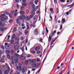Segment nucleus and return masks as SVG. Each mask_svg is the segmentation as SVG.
I'll use <instances>...</instances> for the list:
<instances>
[{"mask_svg": "<svg viewBox=\"0 0 74 74\" xmlns=\"http://www.w3.org/2000/svg\"><path fill=\"white\" fill-rule=\"evenodd\" d=\"M56 33V30H55L52 33V35L51 36V35H49V39H48V41L50 42L52 40V37H53L54 34Z\"/></svg>", "mask_w": 74, "mask_h": 74, "instance_id": "f257e3e1", "label": "nucleus"}, {"mask_svg": "<svg viewBox=\"0 0 74 74\" xmlns=\"http://www.w3.org/2000/svg\"><path fill=\"white\" fill-rule=\"evenodd\" d=\"M17 12H18V10H17L16 9L15 10H13L12 11V12L13 13V14H14V15L15 16H16L17 15V14H18V13H17Z\"/></svg>", "mask_w": 74, "mask_h": 74, "instance_id": "f03ea898", "label": "nucleus"}, {"mask_svg": "<svg viewBox=\"0 0 74 74\" xmlns=\"http://www.w3.org/2000/svg\"><path fill=\"white\" fill-rule=\"evenodd\" d=\"M30 59L29 60L30 62H31V63H34L36 62V59Z\"/></svg>", "mask_w": 74, "mask_h": 74, "instance_id": "7ed1b4c3", "label": "nucleus"}, {"mask_svg": "<svg viewBox=\"0 0 74 74\" xmlns=\"http://www.w3.org/2000/svg\"><path fill=\"white\" fill-rule=\"evenodd\" d=\"M13 48L14 50L15 51H16V50L18 49V45H14L13 47Z\"/></svg>", "mask_w": 74, "mask_h": 74, "instance_id": "20e7f679", "label": "nucleus"}, {"mask_svg": "<svg viewBox=\"0 0 74 74\" xmlns=\"http://www.w3.org/2000/svg\"><path fill=\"white\" fill-rule=\"evenodd\" d=\"M16 69L17 70H19L20 71H21V70H22V67L21 66H20L19 67L18 66H17L16 67Z\"/></svg>", "mask_w": 74, "mask_h": 74, "instance_id": "39448f33", "label": "nucleus"}, {"mask_svg": "<svg viewBox=\"0 0 74 74\" xmlns=\"http://www.w3.org/2000/svg\"><path fill=\"white\" fill-rule=\"evenodd\" d=\"M20 19H21V18H20V17H19L18 18H17L16 19V22L17 23H18L19 25H20L21 24V23L19 22Z\"/></svg>", "mask_w": 74, "mask_h": 74, "instance_id": "423d86ee", "label": "nucleus"}, {"mask_svg": "<svg viewBox=\"0 0 74 74\" xmlns=\"http://www.w3.org/2000/svg\"><path fill=\"white\" fill-rule=\"evenodd\" d=\"M20 18L21 20H22V19H25V18H26V16L24 15H22L21 16H20Z\"/></svg>", "mask_w": 74, "mask_h": 74, "instance_id": "0eeeda50", "label": "nucleus"}, {"mask_svg": "<svg viewBox=\"0 0 74 74\" xmlns=\"http://www.w3.org/2000/svg\"><path fill=\"white\" fill-rule=\"evenodd\" d=\"M38 29L37 28L35 29L34 30V33L35 34H36V35H37V34H38Z\"/></svg>", "mask_w": 74, "mask_h": 74, "instance_id": "6e6552de", "label": "nucleus"}, {"mask_svg": "<svg viewBox=\"0 0 74 74\" xmlns=\"http://www.w3.org/2000/svg\"><path fill=\"white\" fill-rule=\"evenodd\" d=\"M35 49L36 51H37L40 49V47L39 46H37V47L35 48Z\"/></svg>", "mask_w": 74, "mask_h": 74, "instance_id": "1a4fd4ad", "label": "nucleus"}, {"mask_svg": "<svg viewBox=\"0 0 74 74\" xmlns=\"http://www.w3.org/2000/svg\"><path fill=\"white\" fill-rule=\"evenodd\" d=\"M26 69L25 68H23L21 70V72L23 73H24L25 71H26Z\"/></svg>", "mask_w": 74, "mask_h": 74, "instance_id": "9d476101", "label": "nucleus"}, {"mask_svg": "<svg viewBox=\"0 0 74 74\" xmlns=\"http://www.w3.org/2000/svg\"><path fill=\"white\" fill-rule=\"evenodd\" d=\"M9 72H10V71H8V69H7L4 71V74H8V73H9Z\"/></svg>", "mask_w": 74, "mask_h": 74, "instance_id": "9b49d317", "label": "nucleus"}, {"mask_svg": "<svg viewBox=\"0 0 74 74\" xmlns=\"http://www.w3.org/2000/svg\"><path fill=\"white\" fill-rule=\"evenodd\" d=\"M65 23V19L64 18H62L61 21V23L64 24Z\"/></svg>", "mask_w": 74, "mask_h": 74, "instance_id": "f8f14e48", "label": "nucleus"}, {"mask_svg": "<svg viewBox=\"0 0 74 74\" xmlns=\"http://www.w3.org/2000/svg\"><path fill=\"white\" fill-rule=\"evenodd\" d=\"M15 41H19V38L18 37H16L15 38Z\"/></svg>", "mask_w": 74, "mask_h": 74, "instance_id": "ddd939ff", "label": "nucleus"}, {"mask_svg": "<svg viewBox=\"0 0 74 74\" xmlns=\"http://www.w3.org/2000/svg\"><path fill=\"white\" fill-rule=\"evenodd\" d=\"M20 58L21 60H23L25 59V57L23 56H21Z\"/></svg>", "mask_w": 74, "mask_h": 74, "instance_id": "4468645a", "label": "nucleus"}, {"mask_svg": "<svg viewBox=\"0 0 74 74\" xmlns=\"http://www.w3.org/2000/svg\"><path fill=\"white\" fill-rule=\"evenodd\" d=\"M8 38H7L6 40V42H10V40H8L10 39V35H9L8 36Z\"/></svg>", "mask_w": 74, "mask_h": 74, "instance_id": "2eb2a0df", "label": "nucleus"}, {"mask_svg": "<svg viewBox=\"0 0 74 74\" xmlns=\"http://www.w3.org/2000/svg\"><path fill=\"white\" fill-rule=\"evenodd\" d=\"M16 29V27H15L13 29V30L12 32L13 33H14L15 32H16V31L17 30Z\"/></svg>", "mask_w": 74, "mask_h": 74, "instance_id": "dca6fc26", "label": "nucleus"}, {"mask_svg": "<svg viewBox=\"0 0 74 74\" xmlns=\"http://www.w3.org/2000/svg\"><path fill=\"white\" fill-rule=\"evenodd\" d=\"M53 8H51L50 9V11L51 12V13H52V14H53V13H54V12H53Z\"/></svg>", "mask_w": 74, "mask_h": 74, "instance_id": "f3484780", "label": "nucleus"}, {"mask_svg": "<svg viewBox=\"0 0 74 74\" xmlns=\"http://www.w3.org/2000/svg\"><path fill=\"white\" fill-rule=\"evenodd\" d=\"M16 36V35H15V34H14L12 36V40H13V39H14V38Z\"/></svg>", "mask_w": 74, "mask_h": 74, "instance_id": "a211bd4d", "label": "nucleus"}, {"mask_svg": "<svg viewBox=\"0 0 74 74\" xmlns=\"http://www.w3.org/2000/svg\"><path fill=\"white\" fill-rule=\"evenodd\" d=\"M7 58H8V59H10V54H7Z\"/></svg>", "mask_w": 74, "mask_h": 74, "instance_id": "6ab92c4d", "label": "nucleus"}, {"mask_svg": "<svg viewBox=\"0 0 74 74\" xmlns=\"http://www.w3.org/2000/svg\"><path fill=\"white\" fill-rule=\"evenodd\" d=\"M14 40H11L10 41V43L11 44H14Z\"/></svg>", "mask_w": 74, "mask_h": 74, "instance_id": "aec40b11", "label": "nucleus"}, {"mask_svg": "<svg viewBox=\"0 0 74 74\" xmlns=\"http://www.w3.org/2000/svg\"><path fill=\"white\" fill-rule=\"evenodd\" d=\"M14 61L16 63H18V62H19L18 60H17V59H15Z\"/></svg>", "mask_w": 74, "mask_h": 74, "instance_id": "412c9836", "label": "nucleus"}, {"mask_svg": "<svg viewBox=\"0 0 74 74\" xmlns=\"http://www.w3.org/2000/svg\"><path fill=\"white\" fill-rule=\"evenodd\" d=\"M25 18L27 21H29V20H30V17H29V16H27L25 17Z\"/></svg>", "mask_w": 74, "mask_h": 74, "instance_id": "4be33fe9", "label": "nucleus"}, {"mask_svg": "<svg viewBox=\"0 0 74 74\" xmlns=\"http://www.w3.org/2000/svg\"><path fill=\"white\" fill-rule=\"evenodd\" d=\"M21 49L22 51L23 52H24V47H22L21 48H20Z\"/></svg>", "mask_w": 74, "mask_h": 74, "instance_id": "5701e85b", "label": "nucleus"}, {"mask_svg": "<svg viewBox=\"0 0 74 74\" xmlns=\"http://www.w3.org/2000/svg\"><path fill=\"white\" fill-rule=\"evenodd\" d=\"M5 52L6 53H10V51L8 50H6Z\"/></svg>", "mask_w": 74, "mask_h": 74, "instance_id": "b1692460", "label": "nucleus"}, {"mask_svg": "<svg viewBox=\"0 0 74 74\" xmlns=\"http://www.w3.org/2000/svg\"><path fill=\"white\" fill-rule=\"evenodd\" d=\"M1 21H4L5 20V18L4 17H2L1 18Z\"/></svg>", "mask_w": 74, "mask_h": 74, "instance_id": "393cba45", "label": "nucleus"}, {"mask_svg": "<svg viewBox=\"0 0 74 74\" xmlns=\"http://www.w3.org/2000/svg\"><path fill=\"white\" fill-rule=\"evenodd\" d=\"M20 13L21 14H25V12L23 11H20Z\"/></svg>", "mask_w": 74, "mask_h": 74, "instance_id": "a878e982", "label": "nucleus"}, {"mask_svg": "<svg viewBox=\"0 0 74 74\" xmlns=\"http://www.w3.org/2000/svg\"><path fill=\"white\" fill-rule=\"evenodd\" d=\"M14 56H16V57H19V56L16 53H14Z\"/></svg>", "mask_w": 74, "mask_h": 74, "instance_id": "bb28decb", "label": "nucleus"}, {"mask_svg": "<svg viewBox=\"0 0 74 74\" xmlns=\"http://www.w3.org/2000/svg\"><path fill=\"white\" fill-rule=\"evenodd\" d=\"M30 59H29L28 60H27L25 62V64H27V63H28L29 61H30Z\"/></svg>", "mask_w": 74, "mask_h": 74, "instance_id": "cd10ccee", "label": "nucleus"}, {"mask_svg": "<svg viewBox=\"0 0 74 74\" xmlns=\"http://www.w3.org/2000/svg\"><path fill=\"white\" fill-rule=\"evenodd\" d=\"M14 58H15V57L13 56H11L10 57V59H11V60H14V59H15Z\"/></svg>", "mask_w": 74, "mask_h": 74, "instance_id": "c85d7f7f", "label": "nucleus"}, {"mask_svg": "<svg viewBox=\"0 0 74 74\" xmlns=\"http://www.w3.org/2000/svg\"><path fill=\"white\" fill-rule=\"evenodd\" d=\"M33 67H36L37 68V65L36 64H34L33 65Z\"/></svg>", "mask_w": 74, "mask_h": 74, "instance_id": "c756f323", "label": "nucleus"}, {"mask_svg": "<svg viewBox=\"0 0 74 74\" xmlns=\"http://www.w3.org/2000/svg\"><path fill=\"white\" fill-rule=\"evenodd\" d=\"M31 14H32V15H34L35 13V12L34 11H32L31 12Z\"/></svg>", "mask_w": 74, "mask_h": 74, "instance_id": "7c9ffc66", "label": "nucleus"}, {"mask_svg": "<svg viewBox=\"0 0 74 74\" xmlns=\"http://www.w3.org/2000/svg\"><path fill=\"white\" fill-rule=\"evenodd\" d=\"M24 32L25 34H27V33H28V31H27V30H25Z\"/></svg>", "mask_w": 74, "mask_h": 74, "instance_id": "2f4dec72", "label": "nucleus"}, {"mask_svg": "<svg viewBox=\"0 0 74 74\" xmlns=\"http://www.w3.org/2000/svg\"><path fill=\"white\" fill-rule=\"evenodd\" d=\"M23 6L25 7V6H26V5H27V3H23Z\"/></svg>", "mask_w": 74, "mask_h": 74, "instance_id": "473e14b6", "label": "nucleus"}, {"mask_svg": "<svg viewBox=\"0 0 74 74\" xmlns=\"http://www.w3.org/2000/svg\"><path fill=\"white\" fill-rule=\"evenodd\" d=\"M21 10H23L24 9H25V7L22 6L21 8Z\"/></svg>", "mask_w": 74, "mask_h": 74, "instance_id": "72a5a7b5", "label": "nucleus"}, {"mask_svg": "<svg viewBox=\"0 0 74 74\" xmlns=\"http://www.w3.org/2000/svg\"><path fill=\"white\" fill-rule=\"evenodd\" d=\"M14 72V71L13 70H11L9 74H12V73Z\"/></svg>", "mask_w": 74, "mask_h": 74, "instance_id": "f704fd0d", "label": "nucleus"}, {"mask_svg": "<svg viewBox=\"0 0 74 74\" xmlns=\"http://www.w3.org/2000/svg\"><path fill=\"white\" fill-rule=\"evenodd\" d=\"M62 3H65V0H60Z\"/></svg>", "mask_w": 74, "mask_h": 74, "instance_id": "c9c22d12", "label": "nucleus"}, {"mask_svg": "<svg viewBox=\"0 0 74 74\" xmlns=\"http://www.w3.org/2000/svg\"><path fill=\"white\" fill-rule=\"evenodd\" d=\"M0 30L1 32H3V31H4V29H3L2 28H1L0 29Z\"/></svg>", "mask_w": 74, "mask_h": 74, "instance_id": "e433bc0d", "label": "nucleus"}, {"mask_svg": "<svg viewBox=\"0 0 74 74\" xmlns=\"http://www.w3.org/2000/svg\"><path fill=\"white\" fill-rule=\"evenodd\" d=\"M46 31L47 32V33H48V28H47V27H46Z\"/></svg>", "mask_w": 74, "mask_h": 74, "instance_id": "4c0bfd02", "label": "nucleus"}, {"mask_svg": "<svg viewBox=\"0 0 74 74\" xmlns=\"http://www.w3.org/2000/svg\"><path fill=\"white\" fill-rule=\"evenodd\" d=\"M7 67H8V69L7 70H8V71H10V67H9L8 66H7Z\"/></svg>", "mask_w": 74, "mask_h": 74, "instance_id": "58836bf2", "label": "nucleus"}, {"mask_svg": "<svg viewBox=\"0 0 74 74\" xmlns=\"http://www.w3.org/2000/svg\"><path fill=\"white\" fill-rule=\"evenodd\" d=\"M5 14L6 15H8L9 14V13L8 12L6 11L5 12Z\"/></svg>", "mask_w": 74, "mask_h": 74, "instance_id": "ea45409f", "label": "nucleus"}, {"mask_svg": "<svg viewBox=\"0 0 74 74\" xmlns=\"http://www.w3.org/2000/svg\"><path fill=\"white\" fill-rule=\"evenodd\" d=\"M20 39H21V40L22 41V40H24V38L23 37V36H22L21 37Z\"/></svg>", "mask_w": 74, "mask_h": 74, "instance_id": "a19ab883", "label": "nucleus"}, {"mask_svg": "<svg viewBox=\"0 0 74 74\" xmlns=\"http://www.w3.org/2000/svg\"><path fill=\"white\" fill-rule=\"evenodd\" d=\"M19 44V41L16 42H15V44Z\"/></svg>", "mask_w": 74, "mask_h": 74, "instance_id": "79ce46f5", "label": "nucleus"}, {"mask_svg": "<svg viewBox=\"0 0 74 74\" xmlns=\"http://www.w3.org/2000/svg\"><path fill=\"white\" fill-rule=\"evenodd\" d=\"M13 21V20H12V19H10L9 21V23H11V22H12Z\"/></svg>", "mask_w": 74, "mask_h": 74, "instance_id": "37998d69", "label": "nucleus"}, {"mask_svg": "<svg viewBox=\"0 0 74 74\" xmlns=\"http://www.w3.org/2000/svg\"><path fill=\"white\" fill-rule=\"evenodd\" d=\"M37 18V16H35L34 18H33L34 19H36V18Z\"/></svg>", "mask_w": 74, "mask_h": 74, "instance_id": "c03bdc74", "label": "nucleus"}, {"mask_svg": "<svg viewBox=\"0 0 74 74\" xmlns=\"http://www.w3.org/2000/svg\"><path fill=\"white\" fill-rule=\"evenodd\" d=\"M8 15H9V17H10V18H11V16H12V14H9Z\"/></svg>", "mask_w": 74, "mask_h": 74, "instance_id": "a18cd8bd", "label": "nucleus"}, {"mask_svg": "<svg viewBox=\"0 0 74 74\" xmlns=\"http://www.w3.org/2000/svg\"><path fill=\"white\" fill-rule=\"evenodd\" d=\"M17 8L18 9H19V6L18 5V4H17Z\"/></svg>", "mask_w": 74, "mask_h": 74, "instance_id": "49530a36", "label": "nucleus"}, {"mask_svg": "<svg viewBox=\"0 0 74 74\" xmlns=\"http://www.w3.org/2000/svg\"><path fill=\"white\" fill-rule=\"evenodd\" d=\"M42 38H40V39L39 40V41L40 42H42Z\"/></svg>", "mask_w": 74, "mask_h": 74, "instance_id": "de8ad7c7", "label": "nucleus"}, {"mask_svg": "<svg viewBox=\"0 0 74 74\" xmlns=\"http://www.w3.org/2000/svg\"><path fill=\"white\" fill-rule=\"evenodd\" d=\"M32 8H34L35 7V5L34 4H32Z\"/></svg>", "mask_w": 74, "mask_h": 74, "instance_id": "09e8293b", "label": "nucleus"}, {"mask_svg": "<svg viewBox=\"0 0 74 74\" xmlns=\"http://www.w3.org/2000/svg\"><path fill=\"white\" fill-rule=\"evenodd\" d=\"M14 51H11V53H12V54H13V53H14Z\"/></svg>", "mask_w": 74, "mask_h": 74, "instance_id": "8fccbe9b", "label": "nucleus"}, {"mask_svg": "<svg viewBox=\"0 0 74 74\" xmlns=\"http://www.w3.org/2000/svg\"><path fill=\"white\" fill-rule=\"evenodd\" d=\"M1 48L2 49H3V50L4 49V46H2L1 47Z\"/></svg>", "mask_w": 74, "mask_h": 74, "instance_id": "3c124183", "label": "nucleus"}, {"mask_svg": "<svg viewBox=\"0 0 74 74\" xmlns=\"http://www.w3.org/2000/svg\"><path fill=\"white\" fill-rule=\"evenodd\" d=\"M33 15H31L30 16V17L31 18H33Z\"/></svg>", "mask_w": 74, "mask_h": 74, "instance_id": "603ef678", "label": "nucleus"}, {"mask_svg": "<svg viewBox=\"0 0 74 74\" xmlns=\"http://www.w3.org/2000/svg\"><path fill=\"white\" fill-rule=\"evenodd\" d=\"M40 52H40V51H37L36 52V53L38 54V53H40Z\"/></svg>", "mask_w": 74, "mask_h": 74, "instance_id": "864d4df0", "label": "nucleus"}, {"mask_svg": "<svg viewBox=\"0 0 74 74\" xmlns=\"http://www.w3.org/2000/svg\"><path fill=\"white\" fill-rule=\"evenodd\" d=\"M62 25H61L60 26V30H61V29H62Z\"/></svg>", "mask_w": 74, "mask_h": 74, "instance_id": "5fc2aeb1", "label": "nucleus"}, {"mask_svg": "<svg viewBox=\"0 0 74 74\" xmlns=\"http://www.w3.org/2000/svg\"><path fill=\"white\" fill-rule=\"evenodd\" d=\"M32 4H33V2H31L29 3V5H32Z\"/></svg>", "mask_w": 74, "mask_h": 74, "instance_id": "6e6d98bb", "label": "nucleus"}, {"mask_svg": "<svg viewBox=\"0 0 74 74\" xmlns=\"http://www.w3.org/2000/svg\"><path fill=\"white\" fill-rule=\"evenodd\" d=\"M5 14H2L1 15V16H5Z\"/></svg>", "mask_w": 74, "mask_h": 74, "instance_id": "4d7b16f0", "label": "nucleus"}, {"mask_svg": "<svg viewBox=\"0 0 74 74\" xmlns=\"http://www.w3.org/2000/svg\"><path fill=\"white\" fill-rule=\"evenodd\" d=\"M42 35H44V31H42Z\"/></svg>", "mask_w": 74, "mask_h": 74, "instance_id": "13d9d810", "label": "nucleus"}, {"mask_svg": "<svg viewBox=\"0 0 74 74\" xmlns=\"http://www.w3.org/2000/svg\"><path fill=\"white\" fill-rule=\"evenodd\" d=\"M57 28H58V26L57 25L55 27V29H57Z\"/></svg>", "mask_w": 74, "mask_h": 74, "instance_id": "bf43d9fd", "label": "nucleus"}, {"mask_svg": "<svg viewBox=\"0 0 74 74\" xmlns=\"http://www.w3.org/2000/svg\"><path fill=\"white\" fill-rule=\"evenodd\" d=\"M17 3H19V0H14Z\"/></svg>", "mask_w": 74, "mask_h": 74, "instance_id": "052dcab7", "label": "nucleus"}, {"mask_svg": "<svg viewBox=\"0 0 74 74\" xmlns=\"http://www.w3.org/2000/svg\"><path fill=\"white\" fill-rule=\"evenodd\" d=\"M57 69L58 70H59L60 69V66H58L57 67Z\"/></svg>", "mask_w": 74, "mask_h": 74, "instance_id": "680f3d73", "label": "nucleus"}, {"mask_svg": "<svg viewBox=\"0 0 74 74\" xmlns=\"http://www.w3.org/2000/svg\"><path fill=\"white\" fill-rule=\"evenodd\" d=\"M31 57V55H28L27 56V58H30Z\"/></svg>", "mask_w": 74, "mask_h": 74, "instance_id": "e2e57ef3", "label": "nucleus"}, {"mask_svg": "<svg viewBox=\"0 0 74 74\" xmlns=\"http://www.w3.org/2000/svg\"><path fill=\"white\" fill-rule=\"evenodd\" d=\"M35 70H36V69H32V71H35Z\"/></svg>", "mask_w": 74, "mask_h": 74, "instance_id": "0e129e2a", "label": "nucleus"}, {"mask_svg": "<svg viewBox=\"0 0 74 74\" xmlns=\"http://www.w3.org/2000/svg\"><path fill=\"white\" fill-rule=\"evenodd\" d=\"M37 62H40V60L39 59H38L36 60Z\"/></svg>", "mask_w": 74, "mask_h": 74, "instance_id": "69168bd1", "label": "nucleus"}, {"mask_svg": "<svg viewBox=\"0 0 74 74\" xmlns=\"http://www.w3.org/2000/svg\"><path fill=\"white\" fill-rule=\"evenodd\" d=\"M27 46H29V45H30V42H29L28 43V44H27Z\"/></svg>", "mask_w": 74, "mask_h": 74, "instance_id": "338daca9", "label": "nucleus"}, {"mask_svg": "<svg viewBox=\"0 0 74 74\" xmlns=\"http://www.w3.org/2000/svg\"><path fill=\"white\" fill-rule=\"evenodd\" d=\"M66 74H70V71H68L67 73Z\"/></svg>", "mask_w": 74, "mask_h": 74, "instance_id": "774afa93", "label": "nucleus"}]
</instances>
